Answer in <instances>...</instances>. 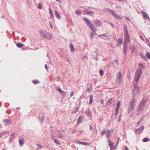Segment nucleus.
Here are the masks:
<instances>
[{
  "label": "nucleus",
  "mask_w": 150,
  "mask_h": 150,
  "mask_svg": "<svg viewBox=\"0 0 150 150\" xmlns=\"http://www.w3.org/2000/svg\"><path fill=\"white\" fill-rule=\"evenodd\" d=\"M108 102L110 103V104H111L112 103V98H111L110 99Z\"/></svg>",
  "instance_id": "36"
},
{
  "label": "nucleus",
  "mask_w": 150,
  "mask_h": 150,
  "mask_svg": "<svg viewBox=\"0 0 150 150\" xmlns=\"http://www.w3.org/2000/svg\"><path fill=\"white\" fill-rule=\"evenodd\" d=\"M39 82L40 81L37 80H34L33 81V83L35 84H37L39 83Z\"/></svg>",
  "instance_id": "33"
},
{
  "label": "nucleus",
  "mask_w": 150,
  "mask_h": 150,
  "mask_svg": "<svg viewBox=\"0 0 150 150\" xmlns=\"http://www.w3.org/2000/svg\"><path fill=\"white\" fill-rule=\"evenodd\" d=\"M49 10L50 13V18H52L54 17L53 14V13H52L51 10V9L50 8H49Z\"/></svg>",
  "instance_id": "19"
},
{
  "label": "nucleus",
  "mask_w": 150,
  "mask_h": 150,
  "mask_svg": "<svg viewBox=\"0 0 150 150\" xmlns=\"http://www.w3.org/2000/svg\"><path fill=\"white\" fill-rule=\"evenodd\" d=\"M106 133V129H104L103 131L102 132L100 133V134L101 135H104Z\"/></svg>",
  "instance_id": "30"
},
{
  "label": "nucleus",
  "mask_w": 150,
  "mask_h": 150,
  "mask_svg": "<svg viewBox=\"0 0 150 150\" xmlns=\"http://www.w3.org/2000/svg\"><path fill=\"white\" fill-rule=\"evenodd\" d=\"M116 108V115H117L118 113L119 108Z\"/></svg>",
  "instance_id": "43"
},
{
  "label": "nucleus",
  "mask_w": 150,
  "mask_h": 150,
  "mask_svg": "<svg viewBox=\"0 0 150 150\" xmlns=\"http://www.w3.org/2000/svg\"><path fill=\"white\" fill-rule=\"evenodd\" d=\"M57 90L60 93L64 94V92L62 91L61 88H59Z\"/></svg>",
  "instance_id": "31"
},
{
  "label": "nucleus",
  "mask_w": 150,
  "mask_h": 150,
  "mask_svg": "<svg viewBox=\"0 0 150 150\" xmlns=\"http://www.w3.org/2000/svg\"><path fill=\"white\" fill-rule=\"evenodd\" d=\"M140 90L139 87L137 85H135L134 86L133 88L132 89V94L134 95L135 94L137 93Z\"/></svg>",
  "instance_id": "4"
},
{
  "label": "nucleus",
  "mask_w": 150,
  "mask_h": 150,
  "mask_svg": "<svg viewBox=\"0 0 150 150\" xmlns=\"http://www.w3.org/2000/svg\"><path fill=\"white\" fill-rule=\"evenodd\" d=\"M146 55L147 58L150 59V53L149 52H147L146 54Z\"/></svg>",
  "instance_id": "29"
},
{
  "label": "nucleus",
  "mask_w": 150,
  "mask_h": 150,
  "mask_svg": "<svg viewBox=\"0 0 150 150\" xmlns=\"http://www.w3.org/2000/svg\"><path fill=\"white\" fill-rule=\"evenodd\" d=\"M109 139L108 140V142L109 144V145L110 146V149L111 150L112 149H113V143L112 142V141H110L109 139Z\"/></svg>",
  "instance_id": "13"
},
{
  "label": "nucleus",
  "mask_w": 150,
  "mask_h": 150,
  "mask_svg": "<svg viewBox=\"0 0 150 150\" xmlns=\"http://www.w3.org/2000/svg\"><path fill=\"white\" fill-rule=\"evenodd\" d=\"M149 141V139L146 138H144L143 140V142H146Z\"/></svg>",
  "instance_id": "34"
},
{
  "label": "nucleus",
  "mask_w": 150,
  "mask_h": 150,
  "mask_svg": "<svg viewBox=\"0 0 150 150\" xmlns=\"http://www.w3.org/2000/svg\"><path fill=\"white\" fill-rule=\"evenodd\" d=\"M40 146V148H41L42 147V146L41 145H40V146Z\"/></svg>",
  "instance_id": "54"
},
{
  "label": "nucleus",
  "mask_w": 150,
  "mask_h": 150,
  "mask_svg": "<svg viewBox=\"0 0 150 150\" xmlns=\"http://www.w3.org/2000/svg\"><path fill=\"white\" fill-rule=\"evenodd\" d=\"M74 94V91L72 92L70 94V96L71 97L73 96Z\"/></svg>",
  "instance_id": "44"
},
{
  "label": "nucleus",
  "mask_w": 150,
  "mask_h": 150,
  "mask_svg": "<svg viewBox=\"0 0 150 150\" xmlns=\"http://www.w3.org/2000/svg\"><path fill=\"white\" fill-rule=\"evenodd\" d=\"M101 103H103V102H102H102H101Z\"/></svg>",
  "instance_id": "57"
},
{
  "label": "nucleus",
  "mask_w": 150,
  "mask_h": 150,
  "mask_svg": "<svg viewBox=\"0 0 150 150\" xmlns=\"http://www.w3.org/2000/svg\"><path fill=\"white\" fill-rule=\"evenodd\" d=\"M140 56L142 58L144 59H146L145 57L142 53L140 54Z\"/></svg>",
  "instance_id": "35"
},
{
  "label": "nucleus",
  "mask_w": 150,
  "mask_h": 150,
  "mask_svg": "<svg viewBox=\"0 0 150 150\" xmlns=\"http://www.w3.org/2000/svg\"><path fill=\"white\" fill-rule=\"evenodd\" d=\"M19 144L20 146H22L24 144L23 141V139L19 140Z\"/></svg>",
  "instance_id": "25"
},
{
  "label": "nucleus",
  "mask_w": 150,
  "mask_h": 150,
  "mask_svg": "<svg viewBox=\"0 0 150 150\" xmlns=\"http://www.w3.org/2000/svg\"><path fill=\"white\" fill-rule=\"evenodd\" d=\"M4 122L5 125H6L10 123V121L6 119L4 120Z\"/></svg>",
  "instance_id": "20"
},
{
  "label": "nucleus",
  "mask_w": 150,
  "mask_h": 150,
  "mask_svg": "<svg viewBox=\"0 0 150 150\" xmlns=\"http://www.w3.org/2000/svg\"><path fill=\"white\" fill-rule=\"evenodd\" d=\"M118 142H119V140H117V144L118 143Z\"/></svg>",
  "instance_id": "55"
},
{
  "label": "nucleus",
  "mask_w": 150,
  "mask_h": 150,
  "mask_svg": "<svg viewBox=\"0 0 150 150\" xmlns=\"http://www.w3.org/2000/svg\"><path fill=\"white\" fill-rule=\"evenodd\" d=\"M139 67L140 68V67H141L142 68H143V65L141 64H139Z\"/></svg>",
  "instance_id": "42"
},
{
  "label": "nucleus",
  "mask_w": 150,
  "mask_h": 150,
  "mask_svg": "<svg viewBox=\"0 0 150 150\" xmlns=\"http://www.w3.org/2000/svg\"><path fill=\"white\" fill-rule=\"evenodd\" d=\"M125 149L126 150H129L128 148L126 146H125Z\"/></svg>",
  "instance_id": "52"
},
{
  "label": "nucleus",
  "mask_w": 150,
  "mask_h": 150,
  "mask_svg": "<svg viewBox=\"0 0 150 150\" xmlns=\"http://www.w3.org/2000/svg\"><path fill=\"white\" fill-rule=\"evenodd\" d=\"M144 126H142L139 129H136V133L137 134H139L140 133L142 132L144 129Z\"/></svg>",
  "instance_id": "8"
},
{
  "label": "nucleus",
  "mask_w": 150,
  "mask_h": 150,
  "mask_svg": "<svg viewBox=\"0 0 150 150\" xmlns=\"http://www.w3.org/2000/svg\"><path fill=\"white\" fill-rule=\"evenodd\" d=\"M131 52L132 53H134L135 51V48L134 47L131 48Z\"/></svg>",
  "instance_id": "38"
},
{
  "label": "nucleus",
  "mask_w": 150,
  "mask_h": 150,
  "mask_svg": "<svg viewBox=\"0 0 150 150\" xmlns=\"http://www.w3.org/2000/svg\"><path fill=\"white\" fill-rule=\"evenodd\" d=\"M111 11L112 14L115 17V18L118 19H120L121 18L120 16L116 14L114 11L112 10H111Z\"/></svg>",
  "instance_id": "12"
},
{
  "label": "nucleus",
  "mask_w": 150,
  "mask_h": 150,
  "mask_svg": "<svg viewBox=\"0 0 150 150\" xmlns=\"http://www.w3.org/2000/svg\"><path fill=\"white\" fill-rule=\"evenodd\" d=\"M85 12L87 14H91L92 13H93L94 12L91 11H87L86 10H84Z\"/></svg>",
  "instance_id": "23"
},
{
  "label": "nucleus",
  "mask_w": 150,
  "mask_h": 150,
  "mask_svg": "<svg viewBox=\"0 0 150 150\" xmlns=\"http://www.w3.org/2000/svg\"><path fill=\"white\" fill-rule=\"evenodd\" d=\"M45 68L47 69V71L48 70V68L47 64H45Z\"/></svg>",
  "instance_id": "48"
},
{
  "label": "nucleus",
  "mask_w": 150,
  "mask_h": 150,
  "mask_svg": "<svg viewBox=\"0 0 150 150\" xmlns=\"http://www.w3.org/2000/svg\"><path fill=\"white\" fill-rule=\"evenodd\" d=\"M124 48H123V51L125 54V55L126 54L127 49V43L126 42H124Z\"/></svg>",
  "instance_id": "10"
},
{
  "label": "nucleus",
  "mask_w": 150,
  "mask_h": 150,
  "mask_svg": "<svg viewBox=\"0 0 150 150\" xmlns=\"http://www.w3.org/2000/svg\"><path fill=\"white\" fill-rule=\"evenodd\" d=\"M144 103H142V102L139 107V109H142V108L144 107Z\"/></svg>",
  "instance_id": "28"
},
{
  "label": "nucleus",
  "mask_w": 150,
  "mask_h": 150,
  "mask_svg": "<svg viewBox=\"0 0 150 150\" xmlns=\"http://www.w3.org/2000/svg\"><path fill=\"white\" fill-rule=\"evenodd\" d=\"M135 103V99H134L132 100L130 102V105L129 106L128 112L130 113L132 112L134 110V104Z\"/></svg>",
  "instance_id": "3"
},
{
  "label": "nucleus",
  "mask_w": 150,
  "mask_h": 150,
  "mask_svg": "<svg viewBox=\"0 0 150 150\" xmlns=\"http://www.w3.org/2000/svg\"><path fill=\"white\" fill-rule=\"evenodd\" d=\"M142 73V71L141 68H139L137 70L134 76V79L135 81L137 82L140 77Z\"/></svg>",
  "instance_id": "1"
},
{
  "label": "nucleus",
  "mask_w": 150,
  "mask_h": 150,
  "mask_svg": "<svg viewBox=\"0 0 150 150\" xmlns=\"http://www.w3.org/2000/svg\"><path fill=\"white\" fill-rule=\"evenodd\" d=\"M55 137L54 136H53L52 135L51 136V139H52L53 140H54L55 139Z\"/></svg>",
  "instance_id": "46"
},
{
  "label": "nucleus",
  "mask_w": 150,
  "mask_h": 150,
  "mask_svg": "<svg viewBox=\"0 0 150 150\" xmlns=\"http://www.w3.org/2000/svg\"><path fill=\"white\" fill-rule=\"evenodd\" d=\"M122 40L121 38L118 39V40L117 41V46H119L120 45H122Z\"/></svg>",
  "instance_id": "15"
},
{
  "label": "nucleus",
  "mask_w": 150,
  "mask_h": 150,
  "mask_svg": "<svg viewBox=\"0 0 150 150\" xmlns=\"http://www.w3.org/2000/svg\"><path fill=\"white\" fill-rule=\"evenodd\" d=\"M146 40L148 41V42L149 41V40H148L147 39H146Z\"/></svg>",
  "instance_id": "56"
},
{
  "label": "nucleus",
  "mask_w": 150,
  "mask_h": 150,
  "mask_svg": "<svg viewBox=\"0 0 150 150\" xmlns=\"http://www.w3.org/2000/svg\"><path fill=\"white\" fill-rule=\"evenodd\" d=\"M76 13L77 14H80L81 13V12L79 10L76 11Z\"/></svg>",
  "instance_id": "40"
},
{
  "label": "nucleus",
  "mask_w": 150,
  "mask_h": 150,
  "mask_svg": "<svg viewBox=\"0 0 150 150\" xmlns=\"http://www.w3.org/2000/svg\"><path fill=\"white\" fill-rule=\"evenodd\" d=\"M40 34L43 37L48 39H51L52 38V35L46 31L41 30Z\"/></svg>",
  "instance_id": "2"
},
{
  "label": "nucleus",
  "mask_w": 150,
  "mask_h": 150,
  "mask_svg": "<svg viewBox=\"0 0 150 150\" xmlns=\"http://www.w3.org/2000/svg\"><path fill=\"white\" fill-rule=\"evenodd\" d=\"M38 7V8H39L40 9H42V6H41V5L40 3H39Z\"/></svg>",
  "instance_id": "41"
},
{
  "label": "nucleus",
  "mask_w": 150,
  "mask_h": 150,
  "mask_svg": "<svg viewBox=\"0 0 150 150\" xmlns=\"http://www.w3.org/2000/svg\"><path fill=\"white\" fill-rule=\"evenodd\" d=\"M101 103H103V102H102H102H101Z\"/></svg>",
  "instance_id": "58"
},
{
  "label": "nucleus",
  "mask_w": 150,
  "mask_h": 150,
  "mask_svg": "<svg viewBox=\"0 0 150 150\" xmlns=\"http://www.w3.org/2000/svg\"><path fill=\"white\" fill-rule=\"evenodd\" d=\"M119 121H120V119H119Z\"/></svg>",
  "instance_id": "59"
},
{
  "label": "nucleus",
  "mask_w": 150,
  "mask_h": 150,
  "mask_svg": "<svg viewBox=\"0 0 150 150\" xmlns=\"http://www.w3.org/2000/svg\"><path fill=\"white\" fill-rule=\"evenodd\" d=\"M77 143H78L79 144H81L83 145H87L88 144V143H86V142H81L79 141H77L76 142Z\"/></svg>",
  "instance_id": "18"
},
{
  "label": "nucleus",
  "mask_w": 150,
  "mask_h": 150,
  "mask_svg": "<svg viewBox=\"0 0 150 150\" xmlns=\"http://www.w3.org/2000/svg\"><path fill=\"white\" fill-rule=\"evenodd\" d=\"M90 129L91 130H92L93 129V127L91 126L90 125Z\"/></svg>",
  "instance_id": "51"
},
{
  "label": "nucleus",
  "mask_w": 150,
  "mask_h": 150,
  "mask_svg": "<svg viewBox=\"0 0 150 150\" xmlns=\"http://www.w3.org/2000/svg\"><path fill=\"white\" fill-rule=\"evenodd\" d=\"M83 20L85 21V22L86 23L88 26H89L91 24V21L89 20L86 17H84L83 18Z\"/></svg>",
  "instance_id": "11"
},
{
  "label": "nucleus",
  "mask_w": 150,
  "mask_h": 150,
  "mask_svg": "<svg viewBox=\"0 0 150 150\" xmlns=\"http://www.w3.org/2000/svg\"><path fill=\"white\" fill-rule=\"evenodd\" d=\"M55 15L57 17V18L60 19V16L59 14V13H58V11H55Z\"/></svg>",
  "instance_id": "27"
},
{
  "label": "nucleus",
  "mask_w": 150,
  "mask_h": 150,
  "mask_svg": "<svg viewBox=\"0 0 150 150\" xmlns=\"http://www.w3.org/2000/svg\"><path fill=\"white\" fill-rule=\"evenodd\" d=\"M125 30V33H128L127 27L125 25L123 26Z\"/></svg>",
  "instance_id": "24"
},
{
  "label": "nucleus",
  "mask_w": 150,
  "mask_h": 150,
  "mask_svg": "<svg viewBox=\"0 0 150 150\" xmlns=\"http://www.w3.org/2000/svg\"><path fill=\"white\" fill-rule=\"evenodd\" d=\"M61 134H62V133L61 132L59 133H58V135H59V137L60 138H62V135H61Z\"/></svg>",
  "instance_id": "45"
},
{
  "label": "nucleus",
  "mask_w": 150,
  "mask_h": 150,
  "mask_svg": "<svg viewBox=\"0 0 150 150\" xmlns=\"http://www.w3.org/2000/svg\"><path fill=\"white\" fill-rule=\"evenodd\" d=\"M141 12L144 17L148 19H149V17L146 13L143 11H142Z\"/></svg>",
  "instance_id": "17"
},
{
  "label": "nucleus",
  "mask_w": 150,
  "mask_h": 150,
  "mask_svg": "<svg viewBox=\"0 0 150 150\" xmlns=\"http://www.w3.org/2000/svg\"><path fill=\"white\" fill-rule=\"evenodd\" d=\"M121 75V73L120 71L119 72L117 75V80L119 81L120 82H121L122 78Z\"/></svg>",
  "instance_id": "7"
},
{
  "label": "nucleus",
  "mask_w": 150,
  "mask_h": 150,
  "mask_svg": "<svg viewBox=\"0 0 150 150\" xmlns=\"http://www.w3.org/2000/svg\"><path fill=\"white\" fill-rule=\"evenodd\" d=\"M17 46L21 48L23 47L24 45L21 43H18L16 44Z\"/></svg>",
  "instance_id": "22"
},
{
  "label": "nucleus",
  "mask_w": 150,
  "mask_h": 150,
  "mask_svg": "<svg viewBox=\"0 0 150 150\" xmlns=\"http://www.w3.org/2000/svg\"><path fill=\"white\" fill-rule=\"evenodd\" d=\"M54 142L57 144H60L59 143V142L57 141V139H55L54 140Z\"/></svg>",
  "instance_id": "39"
},
{
  "label": "nucleus",
  "mask_w": 150,
  "mask_h": 150,
  "mask_svg": "<svg viewBox=\"0 0 150 150\" xmlns=\"http://www.w3.org/2000/svg\"><path fill=\"white\" fill-rule=\"evenodd\" d=\"M90 29L94 33L96 34V32L97 30V29L96 28L95 26L92 24H91L88 26Z\"/></svg>",
  "instance_id": "6"
},
{
  "label": "nucleus",
  "mask_w": 150,
  "mask_h": 150,
  "mask_svg": "<svg viewBox=\"0 0 150 150\" xmlns=\"http://www.w3.org/2000/svg\"><path fill=\"white\" fill-rule=\"evenodd\" d=\"M140 38H141V39L142 40H144V39H143V38H142V36H140Z\"/></svg>",
  "instance_id": "53"
},
{
  "label": "nucleus",
  "mask_w": 150,
  "mask_h": 150,
  "mask_svg": "<svg viewBox=\"0 0 150 150\" xmlns=\"http://www.w3.org/2000/svg\"><path fill=\"white\" fill-rule=\"evenodd\" d=\"M83 117L82 116H80L78 118L77 121L78 124L81 122L83 120Z\"/></svg>",
  "instance_id": "16"
},
{
  "label": "nucleus",
  "mask_w": 150,
  "mask_h": 150,
  "mask_svg": "<svg viewBox=\"0 0 150 150\" xmlns=\"http://www.w3.org/2000/svg\"><path fill=\"white\" fill-rule=\"evenodd\" d=\"M111 132L110 130H106V137L108 139H109L110 136V134Z\"/></svg>",
  "instance_id": "14"
},
{
  "label": "nucleus",
  "mask_w": 150,
  "mask_h": 150,
  "mask_svg": "<svg viewBox=\"0 0 150 150\" xmlns=\"http://www.w3.org/2000/svg\"><path fill=\"white\" fill-rule=\"evenodd\" d=\"M50 25L51 28H53V25L51 23H50Z\"/></svg>",
  "instance_id": "50"
},
{
  "label": "nucleus",
  "mask_w": 150,
  "mask_h": 150,
  "mask_svg": "<svg viewBox=\"0 0 150 150\" xmlns=\"http://www.w3.org/2000/svg\"><path fill=\"white\" fill-rule=\"evenodd\" d=\"M70 49L71 50V51L72 52H73L74 51V46H73V45L71 44L70 45Z\"/></svg>",
  "instance_id": "21"
},
{
  "label": "nucleus",
  "mask_w": 150,
  "mask_h": 150,
  "mask_svg": "<svg viewBox=\"0 0 150 150\" xmlns=\"http://www.w3.org/2000/svg\"><path fill=\"white\" fill-rule=\"evenodd\" d=\"M90 101H89V105H91L92 102V101H93V96L92 95H91L90 97Z\"/></svg>",
  "instance_id": "26"
},
{
  "label": "nucleus",
  "mask_w": 150,
  "mask_h": 150,
  "mask_svg": "<svg viewBox=\"0 0 150 150\" xmlns=\"http://www.w3.org/2000/svg\"><path fill=\"white\" fill-rule=\"evenodd\" d=\"M92 90V87H91V88H88V92H90Z\"/></svg>",
  "instance_id": "47"
},
{
  "label": "nucleus",
  "mask_w": 150,
  "mask_h": 150,
  "mask_svg": "<svg viewBox=\"0 0 150 150\" xmlns=\"http://www.w3.org/2000/svg\"><path fill=\"white\" fill-rule=\"evenodd\" d=\"M120 105V101H119L117 104V107L116 108H119Z\"/></svg>",
  "instance_id": "37"
},
{
  "label": "nucleus",
  "mask_w": 150,
  "mask_h": 150,
  "mask_svg": "<svg viewBox=\"0 0 150 150\" xmlns=\"http://www.w3.org/2000/svg\"><path fill=\"white\" fill-rule=\"evenodd\" d=\"M125 42L127 43V42H130V40L128 33H125Z\"/></svg>",
  "instance_id": "5"
},
{
  "label": "nucleus",
  "mask_w": 150,
  "mask_h": 150,
  "mask_svg": "<svg viewBox=\"0 0 150 150\" xmlns=\"http://www.w3.org/2000/svg\"><path fill=\"white\" fill-rule=\"evenodd\" d=\"M104 71L102 69H100L99 71V73L101 76H102L104 74Z\"/></svg>",
  "instance_id": "32"
},
{
  "label": "nucleus",
  "mask_w": 150,
  "mask_h": 150,
  "mask_svg": "<svg viewBox=\"0 0 150 150\" xmlns=\"http://www.w3.org/2000/svg\"><path fill=\"white\" fill-rule=\"evenodd\" d=\"M94 21V25L96 26H100L102 25L101 22L98 20H95Z\"/></svg>",
  "instance_id": "9"
},
{
  "label": "nucleus",
  "mask_w": 150,
  "mask_h": 150,
  "mask_svg": "<svg viewBox=\"0 0 150 150\" xmlns=\"http://www.w3.org/2000/svg\"><path fill=\"white\" fill-rule=\"evenodd\" d=\"M91 37L92 38L93 37V36H94L93 34L92 33H91Z\"/></svg>",
  "instance_id": "49"
}]
</instances>
